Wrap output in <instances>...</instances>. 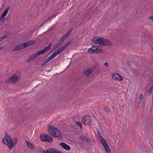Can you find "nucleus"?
<instances>
[{"label":"nucleus","mask_w":153,"mask_h":153,"mask_svg":"<svg viewBox=\"0 0 153 153\" xmlns=\"http://www.w3.org/2000/svg\"><path fill=\"white\" fill-rule=\"evenodd\" d=\"M69 42L65 44L56 51L53 54L48 58L42 64V66L45 65L50 61L55 56L62 52L70 43Z\"/></svg>","instance_id":"nucleus-1"},{"label":"nucleus","mask_w":153,"mask_h":153,"mask_svg":"<svg viewBox=\"0 0 153 153\" xmlns=\"http://www.w3.org/2000/svg\"><path fill=\"white\" fill-rule=\"evenodd\" d=\"M48 133L52 137H57L59 140L62 139V135L59 130L53 126H49Z\"/></svg>","instance_id":"nucleus-2"},{"label":"nucleus","mask_w":153,"mask_h":153,"mask_svg":"<svg viewBox=\"0 0 153 153\" xmlns=\"http://www.w3.org/2000/svg\"><path fill=\"white\" fill-rule=\"evenodd\" d=\"M5 140L7 143H6V145L9 149H12L14 146V144L12 138L7 133L5 134L2 140V142L4 145L6 144Z\"/></svg>","instance_id":"nucleus-3"},{"label":"nucleus","mask_w":153,"mask_h":153,"mask_svg":"<svg viewBox=\"0 0 153 153\" xmlns=\"http://www.w3.org/2000/svg\"><path fill=\"white\" fill-rule=\"evenodd\" d=\"M92 41L94 43L99 45L106 46L110 45V42L108 40L100 37L94 38L92 39Z\"/></svg>","instance_id":"nucleus-4"},{"label":"nucleus","mask_w":153,"mask_h":153,"mask_svg":"<svg viewBox=\"0 0 153 153\" xmlns=\"http://www.w3.org/2000/svg\"><path fill=\"white\" fill-rule=\"evenodd\" d=\"M17 73L14 74L11 77L7 79L5 83L8 84H15L19 80V77L17 76Z\"/></svg>","instance_id":"nucleus-5"},{"label":"nucleus","mask_w":153,"mask_h":153,"mask_svg":"<svg viewBox=\"0 0 153 153\" xmlns=\"http://www.w3.org/2000/svg\"><path fill=\"white\" fill-rule=\"evenodd\" d=\"M40 139L42 142L46 141L51 143L53 141V139L51 136L49 135L46 134H42L40 136Z\"/></svg>","instance_id":"nucleus-6"},{"label":"nucleus","mask_w":153,"mask_h":153,"mask_svg":"<svg viewBox=\"0 0 153 153\" xmlns=\"http://www.w3.org/2000/svg\"><path fill=\"white\" fill-rule=\"evenodd\" d=\"M88 52L91 53H103V51L99 48H97L95 46H93L88 49Z\"/></svg>","instance_id":"nucleus-7"},{"label":"nucleus","mask_w":153,"mask_h":153,"mask_svg":"<svg viewBox=\"0 0 153 153\" xmlns=\"http://www.w3.org/2000/svg\"><path fill=\"white\" fill-rule=\"evenodd\" d=\"M100 140L101 143L103 146L107 153H111L110 149L108 147L107 143L102 137H100Z\"/></svg>","instance_id":"nucleus-8"},{"label":"nucleus","mask_w":153,"mask_h":153,"mask_svg":"<svg viewBox=\"0 0 153 153\" xmlns=\"http://www.w3.org/2000/svg\"><path fill=\"white\" fill-rule=\"evenodd\" d=\"M82 120V123L85 125L90 124L91 122V118L88 115H86L83 117Z\"/></svg>","instance_id":"nucleus-9"},{"label":"nucleus","mask_w":153,"mask_h":153,"mask_svg":"<svg viewBox=\"0 0 153 153\" xmlns=\"http://www.w3.org/2000/svg\"><path fill=\"white\" fill-rule=\"evenodd\" d=\"M51 43L50 42L48 46L45 47L42 50H41L39 51H38L37 52V54L39 56L41 55H42L44 53H45L46 52L48 51V50H49L51 48Z\"/></svg>","instance_id":"nucleus-10"},{"label":"nucleus","mask_w":153,"mask_h":153,"mask_svg":"<svg viewBox=\"0 0 153 153\" xmlns=\"http://www.w3.org/2000/svg\"><path fill=\"white\" fill-rule=\"evenodd\" d=\"M71 31L72 30H69L66 34L60 38L59 41L63 43V42L69 36L71 32Z\"/></svg>","instance_id":"nucleus-11"},{"label":"nucleus","mask_w":153,"mask_h":153,"mask_svg":"<svg viewBox=\"0 0 153 153\" xmlns=\"http://www.w3.org/2000/svg\"><path fill=\"white\" fill-rule=\"evenodd\" d=\"M112 77L115 80L121 81L123 80V78L118 74L114 73L112 74Z\"/></svg>","instance_id":"nucleus-12"},{"label":"nucleus","mask_w":153,"mask_h":153,"mask_svg":"<svg viewBox=\"0 0 153 153\" xmlns=\"http://www.w3.org/2000/svg\"><path fill=\"white\" fill-rule=\"evenodd\" d=\"M79 138L82 141H86L88 143L90 142L91 140V139L88 138L87 137L83 135H80L79 137Z\"/></svg>","instance_id":"nucleus-13"},{"label":"nucleus","mask_w":153,"mask_h":153,"mask_svg":"<svg viewBox=\"0 0 153 153\" xmlns=\"http://www.w3.org/2000/svg\"><path fill=\"white\" fill-rule=\"evenodd\" d=\"M60 144L64 149L66 150H69L71 149L70 146L64 143L61 142Z\"/></svg>","instance_id":"nucleus-14"},{"label":"nucleus","mask_w":153,"mask_h":153,"mask_svg":"<svg viewBox=\"0 0 153 153\" xmlns=\"http://www.w3.org/2000/svg\"><path fill=\"white\" fill-rule=\"evenodd\" d=\"M28 148L31 150H34L35 149L34 146L29 141H25Z\"/></svg>","instance_id":"nucleus-15"},{"label":"nucleus","mask_w":153,"mask_h":153,"mask_svg":"<svg viewBox=\"0 0 153 153\" xmlns=\"http://www.w3.org/2000/svg\"><path fill=\"white\" fill-rule=\"evenodd\" d=\"M22 43L20 44L14 48L13 49V51H15L24 49Z\"/></svg>","instance_id":"nucleus-16"},{"label":"nucleus","mask_w":153,"mask_h":153,"mask_svg":"<svg viewBox=\"0 0 153 153\" xmlns=\"http://www.w3.org/2000/svg\"><path fill=\"white\" fill-rule=\"evenodd\" d=\"M93 71V70L92 69H88L86 71H84L83 72L82 74V75L84 76V75H86V76H88L89 75H90L91 73H92Z\"/></svg>","instance_id":"nucleus-17"},{"label":"nucleus","mask_w":153,"mask_h":153,"mask_svg":"<svg viewBox=\"0 0 153 153\" xmlns=\"http://www.w3.org/2000/svg\"><path fill=\"white\" fill-rule=\"evenodd\" d=\"M55 149L50 148L47 150H43V153H55Z\"/></svg>","instance_id":"nucleus-18"},{"label":"nucleus","mask_w":153,"mask_h":153,"mask_svg":"<svg viewBox=\"0 0 153 153\" xmlns=\"http://www.w3.org/2000/svg\"><path fill=\"white\" fill-rule=\"evenodd\" d=\"M32 42L31 41H29L25 42L23 43H22L23 47V48H24L30 46L31 45V43Z\"/></svg>","instance_id":"nucleus-19"},{"label":"nucleus","mask_w":153,"mask_h":153,"mask_svg":"<svg viewBox=\"0 0 153 153\" xmlns=\"http://www.w3.org/2000/svg\"><path fill=\"white\" fill-rule=\"evenodd\" d=\"M63 43L59 41V42L56 43L55 45L53 47V50H55L56 49L59 48L62 44Z\"/></svg>","instance_id":"nucleus-20"},{"label":"nucleus","mask_w":153,"mask_h":153,"mask_svg":"<svg viewBox=\"0 0 153 153\" xmlns=\"http://www.w3.org/2000/svg\"><path fill=\"white\" fill-rule=\"evenodd\" d=\"M153 89V85H152L151 88L148 90V92L149 93V95H150L152 94Z\"/></svg>","instance_id":"nucleus-21"},{"label":"nucleus","mask_w":153,"mask_h":153,"mask_svg":"<svg viewBox=\"0 0 153 153\" xmlns=\"http://www.w3.org/2000/svg\"><path fill=\"white\" fill-rule=\"evenodd\" d=\"M76 124L77 126H79L80 127V129H82V126L81 123L78 121L76 122Z\"/></svg>","instance_id":"nucleus-22"},{"label":"nucleus","mask_w":153,"mask_h":153,"mask_svg":"<svg viewBox=\"0 0 153 153\" xmlns=\"http://www.w3.org/2000/svg\"><path fill=\"white\" fill-rule=\"evenodd\" d=\"M33 59H34V58L32 55V56L29 57V58L27 59V62H29L31 61L32 60H33Z\"/></svg>","instance_id":"nucleus-23"},{"label":"nucleus","mask_w":153,"mask_h":153,"mask_svg":"<svg viewBox=\"0 0 153 153\" xmlns=\"http://www.w3.org/2000/svg\"><path fill=\"white\" fill-rule=\"evenodd\" d=\"M13 143L14 144V145L16 144L18 142V139L16 137H14L13 139Z\"/></svg>","instance_id":"nucleus-24"},{"label":"nucleus","mask_w":153,"mask_h":153,"mask_svg":"<svg viewBox=\"0 0 153 153\" xmlns=\"http://www.w3.org/2000/svg\"><path fill=\"white\" fill-rule=\"evenodd\" d=\"M104 110L107 113H108L110 112V110L109 109L108 106H105L104 108Z\"/></svg>","instance_id":"nucleus-25"},{"label":"nucleus","mask_w":153,"mask_h":153,"mask_svg":"<svg viewBox=\"0 0 153 153\" xmlns=\"http://www.w3.org/2000/svg\"><path fill=\"white\" fill-rule=\"evenodd\" d=\"M7 36L6 35H4L2 36H1L0 37V42L2 41V40H3L4 39H5L7 37Z\"/></svg>","instance_id":"nucleus-26"},{"label":"nucleus","mask_w":153,"mask_h":153,"mask_svg":"<svg viewBox=\"0 0 153 153\" xmlns=\"http://www.w3.org/2000/svg\"><path fill=\"white\" fill-rule=\"evenodd\" d=\"M143 96L142 95V94L141 93L139 97V100L140 101H142L143 100Z\"/></svg>","instance_id":"nucleus-27"},{"label":"nucleus","mask_w":153,"mask_h":153,"mask_svg":"<svg viewBox=\"0 0 153 153\" xmlns=\"http://www.w3.org/2000/svg\"><path fill=\"white\" fill-rule=\"evenodd\" d=\"M32 56L34 59L35 58H36L37 56H39V55H38V54H37V52H36V53L32 55Z\"/></svg>","instance_id":"nucleus-28"},{"label":"nucleus","mask_w":153,"mask_h":153,"mask_svg":"<svg viewBox=\"0 0 153 153\" xmlns=\"http://www.w3.org/2000/svg\"><path fill=\"white\" fill-rule=\"evenodd\" d=\"M55 153H63L61 151H59V150H57L55 149Z\"/></svg>","instance_id":"nucleus-29"},{"label":"nucleus","mask_w":153,"mask_h":153,"mask_svg":"<svg viewBox=\"0 0 153 153\" xmlns=\"http://www.w3.org/2000/svg\"><path fill=\"white\" fill-rule=\"evenodd\" d=\"M149 19L152 20L153 21V16H149L148 18Z\"/></svg>","instance_id":"nucleus-30"},{"label":"nucleus","mask_w":153,"mask_h":153,"mask_svg":"<svg viewBox=\"0 0 153 153\" xmlns=\"http://www.w3.org/2000/svg\"><path fill=\"white\" fill-rule=\"evenodd\" d=\"M104 65L105 66V67H108V63L107 62H105L104 63Z\"/></svg>","instance_id":"nucleus-31"},{"label":"nucleus","mask_w":153,"mask_h":153,"mask_svg":"<svg viewBox=\"0 0 153 153\" xmlns=\"http://www.w3.org/2000/svg\"><path fill=\"white\" fill-rule=\"evenodd\" d=\"M51 19L49 17V18L48 19L46 20L45 22H44V23H45L46 22H47V21H50L51 20Z\"/></svg>","instance_id":"nucleus-32"},{"label":"nucleus","mask_w":153,"mask_h":153,"mask_svg":"<svg viewBox=\"0 0 153 153\" xmlns=\"http://www.w3.org/2000/svg\"><path fill=\"white\" fill-rule=\"evenodd\" d=\"M55 15H53V16H51L50 17V18L51 19H52V18H54V17H55Z\"/></svg>","instance_id":"nucleus-33"},{"label":"nucleus","mask_w":153,"mask_h":153,"mask_svg":"<svg viewBox=\"0 0 153 153\" xmlns=\"http://www.w3.org/2000/svg\"><path fill=\"white\" fill-rule=\"evenodd\" d=\"M127 65L128 66H130V62H127Z\"/></svg>","instance_id":"nucleus-34"},{"label":"nucleus","mask_w":153,"mask_h":153,"mask_svg":"<svg viewBox=\"0 0 153 153\" xmlns=\"http://www.w3.org/2000/svg\"><path fill=\"white\" fill-rule=\"evenodd\" d=\"M3 48L1 46L0 47V51L2 50Z\"/></svg>","instance_id":"nucleus-35"},{"label":"nucleus","mask_w":153,"mask_h":153,"mask_svg":"<svg viewBox=\"0 0 153 153\" xmlns=\"http://www.w3.org/2000/svg\"><path fill=\"white\" fill-rule=\"evenodd\" d=\"M152 51H153V47H152Z\"/></svg>","instance_id":"nucleus-36"},{"label":"nucleus","mask_w":153,"mask_h":153,"mask_svg":"<svg viewBox=\"0 0 153 153\" xmlns=\"http://www.w3.org/2000/svg\"><path fill=\"white\" fill-rule=\"evenodd\" d=\"M47 139H49V138H48V137H47Z\"/></svg>","instance_id":"nucleus-37"}]
</instances>
